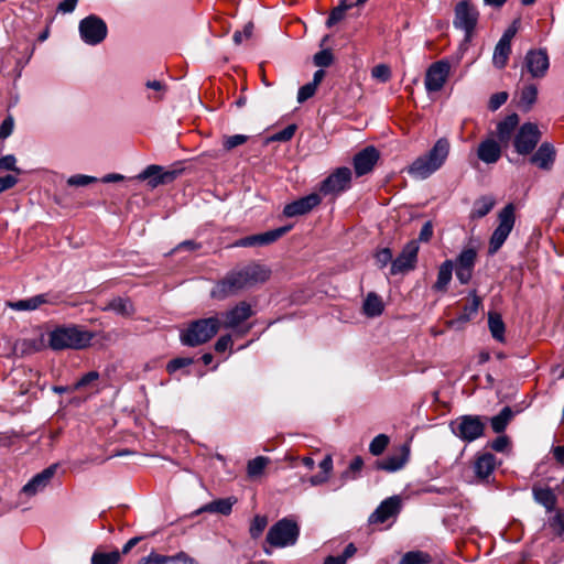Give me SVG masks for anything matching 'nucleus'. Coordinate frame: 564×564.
I'll use <instances>...</instances> for the list:
<instances>
[{
	"instance_id": "f257e3e1",
	"label": "nucleus",
	"mask_w": 564,
	"mask_h": 564,
	"mask_svg": "<svg viewBox=\"0 0 564 564\" xmlns=\"http://www.w3.org/2000/svg\"><path fill=\"white\" fill-rule=\"evenodd\" d=\"M271 271L258 262H250L230 270L212 290V296L227 299L242 290L251 289L269 280Z\"/></svg>"
},
{
	"instance_id": "f03ea898",
	"label": "nucleus",
	"mask_w": 564,
	"mask_h": 564,
	"mask_svg": "<svg viewBox=\"0 0 564 564\" xmlns=\"http://www.w3.org/2000/svg\"><path fill=\"white\" fill-rule=\"evenodd\" d=\"M451 144L447 139H438L433 148L425 154L416 158L408 166L406 172L413 178L425 180L445 163L449 154Z\"/></svg>"
},
{
	"instance_id": "7ed1b4c3",
	"label": "nucleus",
	"mask_w": 564,
	"mask_h": 564,
	"mask_svg": "<svg viewBox=\"0 0 564 564\" xmlns=\"http://www.w3.org/2000/svg\"><path fill=\"white\" fill-rule=\"evenodd\" d=\"M95 334L79 326H63L48 334V344L53 350L83 349L90 345Z\"/></svg>"
},
{
	"instance_id": "20e7f679",
	"label": "nucleus",
	"mask_w": 564,
	"mask_h": 564,
	"mask_svg": "<svg viewBox=\"0 0 564 564\" xmlns=\"http://www.w3.org/2000/svg\"><path fill=\"white\" fill-rule=\"evenodd\" d=\"M300 535L297 523L289 518L275 522L268 531L262 550L267 555L272 554V549L293 546Z\"/></svg>"
},
{
	"instance_id": "39448f33",
	"label": "nucleus",
	"mask_w": 564,
	"mask_h": 564,
	"mask_svg": "<svg viewBox=\"0 0 564 564\" xmlns=\"http://www.w3.org/2000/svg\"><path fill=\"white\" fill-rule=\"evenodd\" d=\"M220 321L217 317H208L192 322L181 333V341L185 346L195 347L208 341L219 329Z\"/></svg>"
},
{
	"instance_id": "423d86ee",
	"label": "nucleus",
	"mask_w": 564,
	"mask_h": 564,
	"mask_svg": "<svg viewBox=\"0 0 564 564\" xmlns=\"http://www.w3.org/2000/svg\"><path fill=\"white\" fill-rule=\"evenodd\" d=\"M478 20L479 11L469 0H462L456 3L454 8L453 25L455 29L464 32L466 42L471 40Z\"/></svg>"
},
{
	"instance_id": "0eeeda50",
	"label": "nucleus",
	"mask_w": 564,
	"mask_h": 564,
	"mask_svg": "<svg viewBox=\"0 0 564 564\" xmlns=\"http://www.w3.org/2000/svg\"><path fill=\"white\" fill-rule=\"evenodd\" d=\"M499 225L491 235L489 253H496L505 243L514 226V207L508 204L498 215Z\"/></svg>"
},
{
	"instance_id": "6e6552de",
	"label": "nucleus",
	"mask_w": 564,
	"mask_h": 564,
	"mask_svg": "<svg viewBox=\"0 0 564 564\" xmlns=\"http://www.w3.org/2000/svg\"><path fill=\"white\" fill-rule=\"evenodd\" d=\"M451 427L457 437L470 443L482 436L485 422L478 415H463L452 422Z\"/></svg>"
},
{
	"instance_id": "1a4fd4ad",
	"label": "nucleus",
	"mask_w": 564,
	"mask_h": 564,
	"mask_svg": "<svg viewBox=\"0 0 564 564\" xmlns=\"http://www.w3.org/2000/svg\"><path fill=\"white\" fill-rule=\"evenodd\" d=\"M78 30L80 39L88 45L100 44L108 34L106 22L95 14H90L80 20Z\"/></svg>"
},
{
	"instance_id": "9d476101",
	"label": "nucleus",
	"mask_w": 564,
	"mask_h": 564,
	"mask_svg": "<svg viewBox=\"0 0 564 564\" xmlns=\"http://www.w3.org/2000/svg\"><path fill=\"white\" fill-rule=\"evenodd\" d=\"M351 171L343 166L337 167L319 185V193L324 196H337L350 187Z\"/></svg>"
},
{
	"instance_id": "9b49d317",
	"label": "nucleus",
	"mask_w": 564,
	"mask_h": 564,
	"mask_svg": "<svg viewBox=\"0 0 564 564\" xmlns=\"http://www.w3.org/2000/svg\"><path fill=\"white\" fill-rule=\"evenodd\" d=\"M550 67V58L545 48H535L527 52L523 62L525 69L534 79L544 78Z\"/></svg>"
},
{
	"instance_id": "f8f14e48",
	"label": "nucleus",
	"mask_w": 564,
	"mask_h": 564,
	"mask_svg": "<svg viewBox=\"0 0 564 564\" xmlns=\"http://www.w3.org/2000/svg\"><path fill=\"white\" fill-rule=\"evenodd\" d=\"M541 138V132L535 123L527 122L521 126L514 137V149L519 154L531 153Z\"/></svg>"
},
{
	"instance_id": "ddd939ff",
	"label": "nucleus",
	"mask_w": 564,
	"mask_h": 564,
	"mask_svg": "<svg viewBox=\"0 0 564 564\" xmlns=\"http://www.w3.org/2000/svg\"><path fill=\"white\" fill-rule=\"evenodd\" d=\"M419 253V243L415 240L409 241L401 253L392 261L390 273L397 275L405 273L415 268Z\"/></svg>"
},
{
	"instance_id": "4468645a",
	"label": "nucleus",
	"mask_w": 564,
	"mask_h": 564,
	"mask_svg": "<svg viewBox=\"0 0 564 564\" xmlns=\"http://www.w3.org/2000/svg\"><path fill=\"white\" fill-rule=\"evenodd\" d=\"M451 65L447 61L442 59L433 63L426 70L425 75V88L429 93L440 91L449 75Z\"/></svg>"
},
{
	"instance_id": "2eb2a0df",
	"label": "nucleus",
	"mask_w": 564,
	"mask_h": 564,
	"mask_svg": "<svg viewBox=\"0 0 564 564\" xmlns=\"http://www.w3.org/2000/svg\"><path fill=\"white\" fill-rule=\"evenodd\" d=\"M180 174V171L176 170H169L165 171L160 165H149L145 170H143L137 178L140 181L149 180V185L152 188H155L156 186L161 184H167L172 181H174L177 175Z\"/></svg>"
},
{
	"instance_id": "dca6fc26",
	"label": "nucleus",
	"mask_w": 564,
	"mask_h": 564,
	"mask_svg": "<svg viewBox=\"0 0 564 564\" xmlns=\"http://www.w3.org/2000/svg\"><path fill=\"white\" fill-rule=\"evenodd\" d=\"M291 229V226H284L280 228H275L273 230H269L265 232L247 236L243 237L235 242L236 247H254V246H267L274 241H276L279 238H281L283 235H285Z\"/></svg>"
},
{
	"instance_id": "f3484780",
	"label": "nucleus",
	"mask_w": 564,
	"mask_h": 564,
	"mask_svg": "<svg viewBox=\"0 0 564 564\" xmlns=\"http://www.w3.org/2000/svg\"><path fill=\"white\" fill-rule=\"evenodd\" d=\"M380 158L379 151L372 147H366L354 156V169L357 176L370 173Z\"/></svg>"
},
{
	"instance_id": "a211bd4d",
	"label": "nucleus",
	"mask_w": 564,
	"mask_h": 564,
	"mask_svg": "<svg viewBox=\"0 0 564 564\" xmlns=\"http://www.w3.org/2000/svg\"><path fill=\"white\" fill-rule=\"evenodd\" d=\"M252 315L253 311L251 305L241 301L224 314L223 327L227 329H236Z\"/></svg>"
},
{
	"instance_id": "6ab92c4d",
	"label": "nucleus",
	"mask_w": 564,
	"mask_h": 564,
	"mask_svg": "<svg viewBox=\"0 0 564 564\" xmlns=\"http://www.w3.org/2000/svg\"><path fill=\"white\" fill-rule=\"evenodd\" d=\"M321 196L316 193H312L307 196L301 197L285 205L283 214L286 217H295L310 213L313 208L321 204Z\"/></svg>"
},
{
	"instance_id": "aec40b11",
	"label": "nucleus",
	"mask_w": 564,
	"mask_h": 564,
	"mask_svg": "<svg viewBox=\"0 0 564 564\" xmlns=\"http://www.w3.org/2000/svg\"><path fill=\"white\" fill-rule=\"evenodd\" d=\"M401 508L399 497L393 496L383 500L378 508L370 514L369 523H384L391 517H395Z\"/></svg>"
},
{
	"instance_id": "412c9836",
	"label": "nucleus",
	"mask_w": 564,
	"mask_h": 564,
	"mask_svg": "<svg viewBox=\"0 0 564 564\" xmlns=\"http://www.w3.org/2000/svg\"><path fill=\"white\" fill-rule=\"evenodd\" d=\"M55 471L56 466L53 465L36 474L28 484L23 486L22 492L26 496H34L37 492L44 490V488L53 478Z\"/></svg>"
},
{
	"instance_id": "4be33fe9",
	"label": "nucleus",
	"mask_w": 564,
	"mask_h": 564,
	"mask_svg": "<svg viewBox=\"0 0 564 564\" xmlns=\"http://www.w3.org/2000/svg\"><path fill=\"white\" fill-rule=\"evenodd\" d=\"M555 155L554 147L545 142L532 154L530 162L541 170L550 171L554 165Z\"/></svg>"
},
{
	"instance_id": "5701e85b",
	"label": "nucleus",
	"mask_w": 564,
	"mask_h": 564,
	"mask_svg": "<svg viewBox=\"0 0 564 564\" xmlns=\"http://www.w3.org/2000/svg\"><path fill=\"white\" fill-rule=\"evenodd\" d=\"M469 302L464 305L462 314L448 322L449 327H455L459 324H465L468 321H470L478 312L482 300L480 296L477 295V292L474 290L469 293Z\"/></svg>"
},
{
	"instance_id": "b1692460",
	"label": "nucleus",
	"mask_w": 564,
	"mask_h": 564,
	"mask_svg": "<svg viewBox=\"0 0 564 564\" xmlns=\"http://www.w3.org/2000/svg\"><path fill=\"white\" fill-rule=\"evenodd\" d=\"M477 155L482 162L492 164L500 159L501 148L496 140L489 138L479 144Z\"/></svg>"
},
{
	"instance_id": "393cba45",
	"label": "nucleus",
	"mask_w": 564,
	"mask_h": 564,
	"mask_svg": "<svg viewBox=\"0 0 564 564\" xmlns=\"http://www.w3.org/2000/svg\"><path fill=\"white\" fill-rule=\"evenodd\" d=\"M410 451L406 446H402L400 451L392 454L378 463V468L386 471H397L401 469L409 459Z\"/></svg>"
},
{
	"instance_id": "a878e982",
	"label": "nucleus",
	"mask_w": 564,
	"mask_h": 564,
	"mask_svg": "<svg viewBox=\"0 0 564 564\" xmlns=\"http://www.w3.org/2000/svg\"><path fill=\"white\" fill-rule=\"evenodd\" d=\"M496 457L491 453H484L477 456L474 463V470L479 479H486L496 468Z\"/></svg>"
},
{
	"instance_id": "bb28decb",
	"label": "nucleus",
	"mask_w": 564,
	"mask_h": 564,
	"mask_svg": "<svg viewBox=\"0 0 564 564\" xmlns=\"http://www.w3.org/2000/svg\"><path fill=\"white\" fill-rule=\"evenodd\" d=\"M236 503L235 498H224V499H217L209 503L204 505L198 510H196V514L203 513V512H212V513H220L224 516H228L231 513L232 506Z\"/></svg>"
},
{
	"instance_id": "cd10ccee",
	"label": "nucleus",
	"mask_w": 564,
	"mask_h": 564,
	"mask_svg": "<svg viewBox=\"0 0 564 564\" xmlns=\"http://www.w3.org/2000/svg\"><path fill=\"white\" fill-rule=\"evenodd\" d=\"M454 270V262L452 260L444 261L437 272L436 282L433 285V290L436 292H446L448 284L452 280Z\"/></svg>"
},
{
	"instance_id": "c85d7f7f",
	"label": "nucleus",
	"mask_w": 564,
	"mask_h": 564,
	"mask_svg": "<svg viewBox=\"0 0 564 564\" xmlns=\"http://www.w3.org/2000/svg\"><path fill=\"white\" fill-rule=\"evenodd\" d=\"M496 205V199L491 195H484L474 202L469 217L479 219L488 215Z\"/></svg>"
},
{
	"instance_id": "c756f323",
	"label": "nucleus",
	"mask_w": 564,
	"mask_h": 564,
	"mask_svg": "<svg viewBox=\"0 0 564 564\" xmlns=\"http://www.w3.org/2000/svg\"><path fill=\"white\" fill-rule=\"evenodd\" d=\"M519 123L517 113L507 116L497 124V135L500 142L507 143L511 139L512 132Z\"/></svg>"
},
{
	"instance_id": "7c9ffc66",
	"label": "nucleus",
	"mask_w": 564,
	"mask_h": 564,
	"mask_svg": "<svg viewBox=\"0 0 564 564\" xmlns=\"http://www.w3.org/2000/svg\"><path fill=\"white\" fill-rule=\"evenodd\" d=\"M102 311H111L121 316H131L134 313V307L129 299L115 297L102 307Z\"/></svg>"
},
{
	"instance_id": "2f4dec72",
	"label": "nucleus",
	"mask_w": 564,
	"mask_h": 564,
	"mask_svg": "<svg viewBox=\"0 0 564 564\" xmlns=\"http://www.w3.org/2000/svg\"><path fill=\"white\" fill-rule=\"evenodd\" d=\"M46 303H48L47 295L39 294L30 299L10 302L9 306L15 311H33Z\"/></svg>"
},
{
	"instance_id": "473e14b6",
	"label": "nucleus",
	"mask_w": 564,
	"mask_h": 564,
	"mask_svg": "<svg viewBox=\"0 0 564 564\" xmlns=\"http://www.w3.org/2000/svg\"><path fill=\"white\" fill-rule=\"evenodd\" d=\"M538 98V87L534 84L525 85L519 95L518 107L522 111H529Z\"/></svg>"
},
{
	"instance_id": "72a5a7b5",
	"label": "nucleus",
	"mask_w": 564,
	"mask_h": 564,
	"mask_svg": "<svg viewBox=\"0 0 564 564\" xmlns=\"http://www.w3.org/2000/svg\"><path fill=\"white\" fill-rule=\"evenodd\" d=\"M488 327L491 333V336L496 340H498L500 343L505 341L506 326H505L502 317L499 313H497V312L488 313Z\"/></svg>"
},
{
	"instance_id": "f704fd0d",
	"label": "nucleus",
	"mask_w": 564,
	"mask_h": 564,
	"mask_svg": "<svg viewBox=\"0 0 564 564\" xmlns=\"http://www.w3.org/2000/svg\"><path fill=\"white\" fill-rule=\"evenodd\" d=\"M511 54V44L498 41L495 46L494 55H492V64L495 67L501 69L503 68L509 59Z\"/></svg>"
},
{
	"instance_id": "c9c22d12",
	"label": "nucleus",
	"mask_w": 564,
	"mask_h": 564,
	"mask_svg": "<svg viewBox=\"0 0 564 564\" xmlns=\"http://www.w3.org/2000/svg\"><path fill=\"white\" fill-rule=\"evenodd\" d=\"M383 312V303L379 295L369 293L364 302V313L368 317H377Z\"/></svg>"
},
{
	"instance_id": "e433bc0d",
	"label": "nucleus",
	"mask_w": 564,
	"mask_h": 564,
	"mask_svg": "<svg viewBox=\"0 0 564 564\" xmlns=\"http://www.w3.org/2000/svg\"><path fill=\"white\" fill-rule=\"evenodd\" d=\"M513 416L510 406H505L497 415L490 419L491 429L495 433H502Z\"/></svg>"
},
{
	"instance_id": "4c0bfd02",
	"label": "nucleus",
	"mask_w": 564,
	"mask_h": 564,
	"mask_svg": "<svg viewBox=\"0 0 564 564\" xmlns=\"http://www.w3.org/2000/svg\"><path fill=\"white\" fill-rule=\"evenodd\" d=\"M319 468L322 469V473L314 475L310 478V484L312 486H319L325 484L333 470V458L332 455H326L324 459L319 463Z\"/></svg>"
},
{
	"instance_id": "58836bf2",
	"label": "nucleus",
	"mask_w": 564,
	"mask_h": 564,
	"mask_svg": "<svg viewBox=\"0 0 564 564\" xmlns=\"http://www.w3.org/2000/svg\"><path fill=\"white\" fill-rule=\"evenodd\" d=\"M533 495L535 501L545 507L546 510L551 511L555 508L556 497L550 488H534Z\"/></svg>"
},
{
	"instance_id": "ea45409f",
	"label": "nucleus",
	"mask_w": 564,
	"mask_h": 564,
	"mask_svg": "<svg viewBox=\"0 0 564 564\" xmlns=\"http://www.w3.org/2000/svg\"><path fill=\"white\" fill-rule=\"evenodd\" d=\"M477 252L473 248L464 249L454 262V268L474 270Z\"/></svg>"
},
{
	"instance_id": "a19ab883",
	"label": "nucleus",
	"mask_w": 564,
	"mask_h": 564,
	"mask_svg": "<svg viewBox=\"0 0 564 564\" xmlns=\"http://www.w3.org/2000/svg\"><path fill=\"white\" fill-rule=\"evenodd\" d=\"M270 459L265 456H258L248 462L247 474L250 478L254 479L260 477L265 467L269 465Z\"/></svg>"
},
{
	"instance_id": "79ce46f5",
	"label": "nucleus",
	"mask_w": 564,
	"mask_h": 564,
	"mask_svg": "<svg viewBox=\"0 0 564 564\" xmlns=\"http://www.w3.org/2000/svg\"><path fill=\"white\" fill-rule=\"evenodd\" d=\"M432 556L423 551L406 552L400 560L399 564H430Z\"/></svg>"
},
{
	"instance_id": "37998d69",
	"label": "nucleus",
	"mask_w": 564,
	"mask_h": 564,
	"mask_svg": "<svg viewBox=\"0 0 564 564\" xmlns=\"http://www.w3.org/2000/svg\"><path fill=\"white\" fill-rule=\"evenodd\" d=\"M269 520L267 516L256 514L251 520L249 527L250 538L253 540L259 539L268 527Z\"/></svg>"
},
{
	"instance_id": "c03bdc74",
	"label": "nucleus",
	"mask_w": 564,
	"mask_h": 564,
	"mask_svg": "<svg viewBox=\"0 0 564 564\" xmlns=\"http://www.w3.org/2000/svg\"><path fill=\"white\" fill-rule=\"evenodd\" d=\"M352 3H347L346 0H340L339 4L330 11L326 21V25L328 28H332L333 25L341 21L345 17L346 11L352 8Z\"/></svg>"
},
{
	"instance_id": "a18cd8bd",
	"label": "nucleus",
	"mask_w": 564,
	"mask_h": 564,
	"mask_svg": "<svg viewBox=\"0 0 564 564\" xmlns=\"http://www.w3.org/2000/svg\"><path fill=\"white\" fill-rule=\"evenodd\" d=\"M121 555L118 551L109 553L96 551L91 556V564H118Z\"/></svg>"
},
{
	"instance_id": "49530a36",
	"label": "nucleus",
	"mask_w": 564,
	"mask_h": 564,
	"mask_svg": "<svg viewBox=\"0 0 564 564\" xmlns=\"http://www.w3.org/2000/svg\"><path fill=\"white\" fill-rule=\"evenodd\" d=\"M364 460L360 456H356L349 464L348 468L341 474L340 478L344 481L356 479L357 475L361 471Z\"/></svg>"
},
{
	"instance_id": "de8ad7c7",
	"label": "nucleus",
	"mask_w": 564,
	"mask_h": 564,
	"mask_svg": "<svg viewBox=\"0 0 564 564\" xmlns=\"http://www.w3.org/2000/svg\"><path fill=\"white\" fill-rule=\"evenodd\" d=\"M389 437L386 434L377 435L369 445V452L373 456L381 455L389 445Z\"/></svg>"
},
{
	"instance_id": "09e8293b",
	"label": "nucleus",
	"mask_w": 564,
	"mask_h": 564,
	"mask_svg": "<svg viewBox=\"0 0 564 564\" xmlns=\"http://www.w3.org/2000/svg\"><path fill=\"white\" fill-rule=\"evenodd\" d=\"M371 76L381 83H387L391 78V69L386 64H379L372 68Z\"/></svg>"
},
{
	"instance_id": "8fccbe9b",
	"label": "nucleus",
	"mask_w": 564,
	"mask_h": 564,
	"mask_svg": "<svg viewBox=\"0 0 564 564\" xmlns=\"http://www.w3.org/2000/svg\"><path fill=\"white\" fill-rule=\"evenodd\" d=\"M248 140V135L245 134H235V135H227L224 138L223 145L225 150L230 151L243 143H246Z\"/></svg>"
},
{
	"instance_id": "3c124183",
	"label": "nucleus",
	"mask_w": 564,
	"mask_h": 564,
	"mask_svg": "<svg viewBox=\"0 0 564 564\" xmlns=\"http://www.w3.org/2000/svg\"><path fill=\"white\" fill-rule=\"evenodd\" d=\"M193 361H194L193 358H189V357L174 358L171 361H169V364L166 366V370L169 373L172 375V373L176 372L177 370L192 365Z\"/></svg>"
},
{
	"instance_id": "603ef678",
	"label": "nucleus",
	"mask_w": 564,
	"mask_h": 564,
	"mask_svg": "<svg viewBox=\"0 0 564 564\" xmlns=\"http://www.w3.org/2000/svg\"><path fill=\"white\" fill-rule=\"evenodd\" d=\"M313 61L318 67H327L333 63V54L329 50H322L314 55Z\"/></svg>"
},
{
	"instance_id": "864d4df0",
	"label": "nucleus",
	"mask_w": 564,
	"mask_h": 564,
	"mask_svg": "<svg viewBox=\"0 0 564 564\" xmlns=\"http://www.w3.org/2000/svg\"><path fill=\"white\" fill-rule=\"evenodd\" d=\"M17 347H19L22 354H32L41 349L42 341L37 339H23Z\"/></svg>"
},
{
	"instance_id": "5fc2aeb1",
	"label": "nucleus",
	"mask_w": 564,
	"mask_h": 564,
	"mask_svg": "<svg viewBox=\"0 0 564 564\" xmlns=\"http://www.w3.org/2000/svg\"><path fill=\"white\" fill-rule=\"evenodd\" d=\"M508 97L509 95L507 91H499L494 94L489 99L488 108L491 111H496L508 100Z\"/></svg>"
},
{
	"instance_id": "6e6d98bb",
	"label": "nucleus",
	"mask_w": 564,
	"mask_h": 564,
	"mask_svg": "<svg viewBox=\"0 0 564 564\" xmlns=\"http://www.w3.org/2000/svg\"><path fill=\"white\" fill-rule=\"evenodd\" d=\"M171 556L152 552L147 557L141 558L139 564H171Z\"/></svg>"
},
{
	"instance_id": "4d7b16f0",
	"label": "nucleus",
	"mask_w": 564,
	"mask_h": 564,
	"mask_svg": "<svg viewBox=\"0 0 564 564\" xmlns=\"http://www.w3.org/2000/svg\"><path fill=\"white\" fill-rule=\"evenodd\" d=\"M295 131H296V126L295 124H289L283 130L274 133L272 135L271 140L280 141V142L289 141V140H291L294 137Z\"/></svg>"
},
{
	"instance_id": "13d9d810",
	"label": "nucleus",
	"mask_w": 564,
	"mask_h": 564,
	"mask_svg": "<svg viewBox=\"0 0 564 564\" xmlns=\"http://www.w3.org/2000/svg\"><path fill=\"white\" fill-rule=\"evenodd\" d=\"M96 181L97 178L94 176L76 174L67 180V184L70 186H86L88 184L95 183Z\"/></svg>"
},
{
	"instance_id": "bf43d9fd",
	"label": "nucleus",
	"mask_w": 564,
	"mask_h": 564,
	"mask_svg": "<svg viewBox=\"0 0 564 564\" xmlns=\"http://www.w3.org/2000/svg\"><path fill=\"white\" fill-rule=\"evenodd\" d=\"M99 379V373L97 371H89L84 375L77 382L74 384V390H80L85 387H88L93 382Z\"/></svg>"
},
{
	"instance_id": "052dcab7",
	"label": "nucleus",
	"mask_w": 564,
	"mask_h": 564,
	"mask_svg": "<svg viewBox=\"0 0 564 564\" xmlns=\"http://www.w3.org/2000/svg\"><path fill=\"white\" fill-rule=\"evenodd\" d=\"M252 32H253V23L248 22L245 25L243 31H236L234 33L232 40H234L235 44L240 45L243 42V40L250 39L252 35Z\"/></svg>"
},
{
	"instance_id": "680f3d73",
	"label": "nucleus",
	"mask_w": 564,
	"mask_h": 564,
	"mask_svg": "<svg viewBox=\"0 0 564 564\" xmlns=\"http://www.w3.org/2000/svg\"><path fill=\"white\" fill-rule=\"evenodd\" d=\"M0 169L6 171H13L18 174L21 173V170L17 167V159L12 154L4 155L0 159Z\"/></svg>"
},
{
	"instance_id": "e2e57ef3",
	"label": "nucleus",
	"mask_w": 564,
	"mask_h": 564,
	"mask_svg": "<svg viewBox=\"0 0 564 564\" xmlns=\"http://www.w3.org/2000/svg\"><path fill=\"white\" fill-rule=\"evenodd\" d=\"M316 87L311 84V83H307L305 85H303L300 89H299V93H297V101L300 104L306 101L307 99H310L311 97H313L316 93Z\"/></svg>"
},
{
	"instance_id": "0e129e2a",
	"label": "nucleus",
	"mask_w": 564,
	"mask_h": 564,
	"mask_svg": "<svg viewBox=\"0 0 564 564\" xmlns=\"http://www.w3.org/2000/svg\"><path fill=\"white\" fill-rule=\"evenodd\" d=\"M14 128V119L12 116H8L0 126V139L4 140L11 135Z\"/></svg>"
},
{
	"instance_id": "69168bd1",
	"label": "nucleus",
	"mask_w": 564,
	"mask_h": 564,
	"mask_svg": "<svg viewBox=\"0 0 564 564\" xmlns=\"http://www.w3.org/2000/svg\"><path fill=\"white\" fill-rule=\"evenodd\" d=\"M376 262L380 268L386 267L389 262L392 263V251L389 248H383L376 253Z\"/></svg>"
},
{
	"instance_id": "338daca9",
	"label": "nucleus",
	"mask_w": 564,
	"mask_h": 564,
	"mask_svg": "<svg viewBox=\"0 0 564 564\" xmlns=\"http://www.w3.org/2000/svg\"><path fill=\"white\" fill-rule=\"evenodd\" d=\"M509 445H510L509 437L506 435H500L496 440L492 441L490 446L494 451L502 453V452L507 451Z\"/></svg>"
},
{
	"instance_id": "774afa93",
	"label": "nucleus",
	"mask_w": 564,
	"mask_h": 564,
	"mask_svg": "<svg viewBox=\"0 0 564 564\" xmlns=\"http://www.w3.org/2000/svg\"><path fill=\"white\" fill-rule=\"evenodd\" d=\"M171 564H197L193 557L188 556L184 552H180L176 555L171 556Z\"/></svg>"
}]
</instances>
